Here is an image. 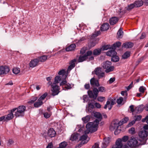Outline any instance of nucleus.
<instances>
[{"instance_id": "54", "label": "nucleus", "mask_w": 148, "mask_h": 148, "mask_svg": "<svg viewBox=\"0 0 148 148\" xmlns=\"http://www.w3.org/2000/svg\"><path fill=\"white\" fill-rule=\"evenodd\" d=\"M146 34L145 33L143 32L142 33L141 36H140L139 38L140 39H143L145 38L146 36Z\"/></svg>"}, {"instance_id": "6", "label": "nucleus", "mask_w": 148, "mask_h": 148, "mask_svg": "<svg viewBox=\"0 0 148 148\" xmlns=\"http://www.w3.org/2000/svg\"><path fill=\"white\" fill-rule=\"evenodd\" d=\"M120 125H119V122L117 123L115 121H112L110 126L109 129L111 131L115 130L114 134L115 135H117L120 132V130H117L119 126Z\"/></svg>"}, {"instance_id": "43", "label": "nucleus", "mask_w": 148, "mask_h": 148, "mask_svg": "<svg viewBox=\"0 0 148 148\" xmlns=\"http://www.w3.org/2000/svg\"><path fill=\"white\" fill-rule=\"evenodd\" d=\"M52 114L51 112L48 113L47 112H45L43 114L44 117L46 119H47L50 117Z\"/></svg>"}, {"instance_id": "40", "label": "nucleus", "mask_w": 148, "mask_h": 148, "mask_svg": "<svg viewBox=\"0 0 148 148\" xmlns=\"http://www.w3.org/2000/svg\"><path fill=\"white\" fill-rule=\"evenodd\" d=\"M90 119V116L89 115H87L86 117L82 118V119L84 123H86L89 121Z\"/></svg>"}, {"instance_id": "36", "label": "nucleus", "mask_w": 148, "mask_h": 148, "mask_svg": "<svg viewBox=\"0 0 148 148\" xmlns=\"http://www.w3.org/2000/svg\"><path fill=\"white\" fill-rule=\"evenodd\" d=\"M130 51H127L125 52L122 56L123 59H127L130 56Z\"/></svg>"}, {"instance_id": "10", "label": "nucleus", "mask_w": 148, "mask_h": 148, "mask_svg": "<svg viewBox=\"0 0 148 148\" xmlns=\"http://www.w3.org/2000/svg\"><path fill=\"white\" fill-rule=\"evenodd\" d=\"M16 108H13L11 110L10 113L8 114L6 117L5 116L6 121H9L13 119L14 117V114L13 113L16 110Z\"/></svg>"}, {"instance_id": "50", "label": "nucleus", "mask_w": 148, "mask_h": 148, "mask_svg": "<svg viewBox=\"0 0 148 148\" xmlns=\"http://www.w3.org/2000/svg\"><path fill=\"white\" fill-rule=\"evenodd\" d=\"M129 133L132 134H135V129L134 127H132L129 130Z\"/></svg>"}, {"instance_id": "37", "label": "nucleus", "mask_w": 148, "mask_h": 148, "mask_svg": "<svg viewBox=\"0 0 148 148\" xmlns=\"http://www.w3.org/2000/svg\"><path fill=\"white\" fill-rule=\"evenodd\" d=\"M112 48V45L111 46L110 45H103L102 46V47L101 48V50L103 51L106 50L108 49L110 50Z\"/></svg>"}, {"instance_id": "11", "label": "nucleus", "mask_w": 148, "mask_h": 148, "mask_svg": "<svg viewBox=\"0 0 148 148\" xmlns=\"http://www.w3.org/2000/svg\"><path fill=\"white\" fill-rule=\"evenodd\" d=\"M90 85L92 86L99 87V84L98 80H96L94 77L92 78L90 80Z\"/></svg>"}, {"instance_id": "30", "label": "nucleus", "mask_w": 148, "mask_h": 148, "mask_svg": "<svg viewBox=\"0 0 148 148\" xmlns=\"http://www.w3.org/2000/svg\"><path fill=\"white\" fill-rule=\"evenodd\" d=\"M123 33L122 29L121 28H120L117 33L118 38H122L123 36Z\"/></svg>"}, {"instance_id": "24", "label": "nucleus", "mask_w": 148, "mask_h": 148, "mask_svg": "<svg viewBox=\"0 0 148 148\" xmlns=\"http://www.w3.org/2000/svg\"><path fill=\"white\" fill-rule=\"evenodd\" d=\"M134 3L135 5V7H139L141 6L143 4V2L142 0H138L135 1Z\"/></svg>"}, {"instance_id": "39", "label": "nucleus", "mask_w": 148, "mask_h": 148, "mask_svg": "<svg viewBox=\"0 0 148 148\" xmlns=\"http://www.w3.org/2000/svg\"><path fill=\"white\" fill-rule=\"evenodd\" d=\"M67 144L65 141H63L60 143L59 147L57 148H65Z\"/></svg>"}, {"instance_id": "4", "label": "nucleus", "mask_w": 148, "mask_h": 148, "mask_svg": "<svg viewBox=\"0 0 148 148\" xmlns=\"http://www.w3.org/2000/svg\"><path fill=\"white\" fill-rule=\"evenodd\" d=\"M140 144L136 138L132 137L127 142V145L130 148H135L139 145Z\"/></svg>"}, {"instance_id": "60", "label": "nucleus", "mask_w": 148, "mask_h": 148, "mask_svg": "<svg viewBox=\"0 0 148 148\" xmlns=\"http://www.w3.org/2000/svg\"><path fill=\"white\" fill-rule=\"evenodd\" d=\"M75 67V66H73V64H70V65L69 66L68 68L67 71L68 72L69 71L70 72L72 69Z\"/></svg>"}, {"instance_id": "64", "label": "nucleus", "mask_w": 148, "mask_h": 148, "mask_svg": "<svg viewBox=\"0 0 148 148\" xmlns=\"http://www.w3.org/2000/svg\"><path fill=\"white\" fill-rule=\"evenodd\" d=\"M146 121L147 123L148 124V115H147L145 118L143 119L142 120V121L143 122H144L145 121Z\"/></svg>"}, {"instance_id": "35", "label": "nucleus", "mask_w": 148, "mask_h": 148, "mask_svg": "<svg viewBox=\"0 0 148 148\" xmlns=\"http://www.w3.org/2000/svg\"><path fill=\"white\" fill-rule=\"evenodd\" d=\"M129 120L128 117H126L122 119L119 122V125H122L123 123H126Z\"/></svg>"}, {"instance_id": "14", "label": "nucleus", "mask_w": 148, "mask_h": 148, "mask_svg": "<svg viewBox=\"0 0 148 148\" xmlns=\"http://www.w3.org/2000/svg\"><path fill=\"white\" fill-rule=\"evenodd\" d=\"M38 62L37 58L32 60L29 62V66L30 67L34 68L38 65Z\"/></svg>"}, {"instance_id": "53", "label": "nucleus", "mask_w": 148, "mask_h": 148, "mask_svg": "<svg viewBox=\"0 0 148 148\" xmlns=\"http://www.w3.org/2000/svg\"><path fill=\"white\" fill-rule=\"evenodd\" d=\"M133 82H132L127 87H125V88L127 89V91L131 89L133 86Z\"/></svg>"}, {"instance_id": "29", "label": "nucleus", "mask_w": 148, "mask_h": 148, "mask_svg": "<svg viewBox=\"0 0 148 148\" xmlns=\"http://www.w3.org/2000/svg\"><path fill=\"white\" fill-rule=\"evenodd\" d=\"M121 43L120 42L118 41L116 42V43H114L112 45V49L115 50L116 48H119L121 46Z\"/></svg>"}, {"instance_id": "31", "label": "nucleus", "mask_w": 148, "mask_h": 148, "mask_svg": "<svg viewBox=\"0 0 148 148\" xmlns=\"http://www.w3.org/2000/svg\"><path fill=\"white\" fill-rule=\"evenodd\" d=\"M88 58H86L84 54L83 56L80 55L78 59V62H82L85 61Z\"/></svg>"}, {"instance_id": "19", "label": "nucleus", "mask_w": 148, "mask_h": 148, "mask_svg": "<svg viewBox=\"0 0 148 148\" xmlns=\"http://www.w3.org/2000/svg\"><path fill=\"white\" fill-rule=\"evenodd\" d=\"M49 57V58H50L51 56H49L43 55L40 57H38L37 58V59L38 61V62H44L47 59L48 57Z\"/></svg>"}, {"instance_id": "1", "label": "nucleus", "mask_w": 148, "mask_h": 148, "mask_svg": "<svg viewBox=\"0 0 148 148\" xmlns=\"http://www.w3.org/2000/svg\"><path fill=\"white\" fill-rule=\"evenodd\" d=\"M99 123V121L96 119L94 122H90L87 124L86 126L87 130L84 132L85 134L81 136L79 139L80 140L82 141L81 143L83 144H85L86 143V141L84 140L86 139L88 137L87 134L89 132L92 133L94 132L97 130ZM87 142V141L86 143Z\"/></svg>"}, {"instance_id": "15", "label": "nucleus", "mask_w": 148, "mask_h": 148, "mask_svg": "<svg viewBox=\"0 0 148 148\" xmlns=\"http://www.w3.org/2000/svg\"><path fill=\"white\" fill-rule=\"evenodd\" d=\"M138 135L140 138L144 139L147 137L148 135V132L145 130H142L139 132Z\"/></svg>"}, {"instance_id": "21", "label": "nucleus", "mask_w": 148, "mask_h": 148, "mask_svg": "<svg viewBox=\"0 0 148 148\" xmlns=\"http://www.w3.org/2000/svg\"><path fill=\"white\" fill-rule=\"evenodd\" d=\"M106 54L107 56L112 57L114 55H116V52L115 51V50L112 49V48L108 51L106 52Z\"/></svg>"}, {"instance_id": "8", "label": "nucleus", "mask_w": 148, "mask_h": 148, "mask_svg": "<svg viewBox=\"0 0 148 148\" xmlns=\"http://www.w3.org/2000/svg\"><path fill=\"white\" fill-rule=\"evenodd\" d=\"M92 74L95 73L98 76V79L102 78L105 75V73L101 72V68L100 67H97L95 68L93 71L92 72Z\"/></svg>"}, {"instance_id": "47", "label": "nucleus", "mask_w": 148, "mask_h": 148, "mask_svg": "<svg viewBox=\"0 0 148 148\" xmlns=\"http://www.w3.org/2000/svg\"><path fill=\"white\" fill-rule=\"evenodd\" d=\"M105 98L104 97L101 96H99L97 98V100L98 101L100 102H103L105 100Z\"/></svg>"}, {"instance_id": "51", "label": "nucleus", "mask_w": 148, "mask_h": 148, "mask_svg": "<svg viewBox=\"0 0 148 148\" xmlns=\"http://www.w3.org/2000/svg\"><path fill=\"white\" fill-rule=\"evenodd\" d=\"M134 118H135L134 119V120L135 121H139L141 120L142 118V116L140 115L135 116H134Z\"/></svg>"}, {"instance_id": "34", "label": "nucleus", "mask_w": 148, "mask_h": 148, "mask_svg": "<svg viewBox=\"0 0 148 148\" xmlns=\"http://www.w3.org/2000/svg\"><path fill=\"white\" fill-rule=\"evenodd\" d=\"M119 60V58L116 55H114L111 58V61L114 62H118Z\"/></svg>"}, {"instance_id": "56", "label": "nucleus", "mask_w": 148, "mask_h": 148, "mask_svg": "<svg viewBox=\"0 0 148 148\" xmlns=\"http://www.w3.org/2000/svg\"><path fill=\"white\" fill-rule=\"evenodd\" d=\"M65 72L64 70L62 69L59 72L58 74L60 75H62L63 76H64V77L65 75L64 74Z\"/></svg>"}, {"instance_id": "42", "label": "nucleus", "mask_w": 148, "mask_h": 148, "mask_svg": "<svg viewBox=\"0 0 148 148\" xmlns=\"http://www.w3.org/2000/svg\"><path fill=\"white\" fill-rule=\"evenodd\" d=\"M134 7H135V5L134 3H133L130 4L129 5H128L127 7H126V10H129L133 8Z\"/></svg>"}, {"instance_id": "20", "label": "nucleus", "mask_w": 148, "mask_h": 148, "mask_svg": "<svg viewBox=\"0 0 148 148\" xmlns=\"http://www.w3.org/2000/svg\"><path fill=\"white\" fill-rule=\"evenodd\" d=\"M119 19L116 17H113L109 20V23L111 25H113L116 23L118 21Z\"/></svg>"}, {"instance_id": "41", "label": "nucleus", "mask_w": 148, "mask_h": 148, "mask_svg": "<svg viewBox=\"0 0 148 148\" xmlns=\"http://www.w3.org/2000/svg\"><path fill=\"white\" fill-rule=\"evenodd\" d=\"M20 72V69L18 68H14L12 69L13 73L15 74H17Z\"/></svg>"}, {"instance_id": "59", "label": "nucleus", "mask_w": 148, "mask_h": 148, "mask_svg": "<svg viewBox=\"0 0 148 148\" xmlns=\"http://www.w3.org/2000/svg\"><path fill=\"white\" fill-rule=\"evenodd\" d=\"M95 45V43L93 42H90L88 44L89 47L90 48L94 47Z\"/></svg>"}, {"instance_id": "25", "label": "nucleus", "mask_w": 148, "mask_h": 148, "mask_svg": "<svg viewBox=\"0 0 148 148\" xmlns=\"http://www.w3.org/2000/svg\"><path fill=\"white\" fill-rule=\"evenodd\" d=\"M84 87L85 89L88 90L87 92H93V90H91V88L89 83H86L84 85Z\"/></svg>"}, {"instance_id": "7", "label": "nucleus", "mask_w": 148, "mask_h": 148, "mask_svg": "<svg viewBox=\"0 0 148 148\" xmlns=\"http://www.w3.org/2000/svg\"><path fill=\"white\" fill-rule=\"evenodd\" d=\"M116 99L115 98H110L108 99L106 104L104 107L105 109H106L107 108H108L109 110L111 109L112 107V106L116 103Z\"/></svg>"}, {"instance_id": "13", "label": "nucleus", "mask_w": 148, "mask_h": 148, "mask_svg": "<svg viewBox=\"0 0 148 148\" xmlns=\"http://www.w3.org/2000/svg\"><path fill=\"white\" fill-rule=\"evenodd\" d=\"M106 91V88L103 86H101L99 87L98 89L94 87L93 89V92H105Z\"/></svg>"}, {"instance_id": "46", "label": "nucleus", "mask_w": 148, "mask_h": 148, "mask_svg": "<svg viewBox=\"0 0 148 148\" xmlns=\"http://www.w3.org/2000/svg\"><path fill=\"white\" fill-rule=\"evenodd\" d=\"M66 77H67V75H65V76L64 77V79L62 81V82H61L60 83V85H64V86H65V84H66V83H67V82L66 81V80H65V79L66 78Z\"/></svg>"}, {"instance_id": "58", "label": "nucleus", "mask_w": 148, "mask_h": 148, "mask_svg": "<svg viewBox=\"0 0 148 148\" xmlns=\"http://www.w3.org/2000/svg\"><path fill=\"white\" fill-rule=\"evenodd\" d=\"M47 95V93H44V94L40 97L38 100H40L41 101V100L44 99L46 97Z\"/></svg>"}, {"instance_id": "22", "label": "nucleus", "mask_w": 148, "mask_h": 148, "mask_svg": "<svg viewBox=\"0 0 148 148\" xmlns=\"http://www.w3.org/2000/svg\"><path fill=\"white\" fill-rule=\"evenodd\" d=\"M75 44H72L66 48V50L67 51H73L75 49Z\"/></svg>"}, {"instance_id": "28", "label": "nucleus", "mask_w": 148, "mask_h": 148, "mask_svg": "<svg viewBox=\"0 0 148 148\" xmlns=\"http://www.w3.org/2000/svg\"><path fill=\"white\" fill-rule=\"evenodd\" d=\"M89 97L90 98L96 99L98 95V93H88Z\"/></svg>"}, {"instance_id": "3", "label": "nucleus", "mask_w": 148, "mask_h": 148, "mask_svg": "<svg viewBox=\"0 0 148 148\" xmlns=\"http://www.w3.org/2000/svg\"><path fill=\"white\" fill-rule=\"evenodd\" d=\"M111 62L107 61L104 62L102 64V67L104 69H106L105 71L106 73L112 71L114 69V66H112Z\"/></svg>"}, {"instance_id": "16", "label": "nucleus", "mask_w": 148, "mask_h": 148, "mask_svg": "<svg viewBox=\"0 0 148 148\" xmlns=\"http://www.w3.org/2000/svg\"><path fill=\"white\" fill-rule=\"evenodd\" d=\"M134 46V43L131 42H126L122 45V47L125 48H130Z\"/></svg>"}, {"instance_id": "17", "label": "nucleus", "mask_w": 148, "mask_h": 148, "mask_svg": "<svg viewBox=\"0 0 148 148\" xmlns=\"http://www.w3.org/2000/svg\"><path fill=\"white\" fill-rule=\"evenodd\" d=\"M56 134V132L53 128H51L48 130V135L51 138L55 137Z\"/></svg>"}, {"instance_id": "9", "label": "nucleus", "mask_w": 148, "mask_h": 148, "mask_svg": "<svg viewBox=\"0 0 148 148\" xmlns=\"http://www.w3.org/2000/svg\"><path fill=\"white\" fill-rule=\"evenodd\" d=\"M10 71L9 67L7 66H0V75L6 74Z\"/></svg>"}, {"instance_id": "57", "label": "nucleus", "mask_w": 148, "mask_h": 148, "mask_svg": "<svg viewBox=\"0 0 148 148\" xmlns=\"http://www.w3.org/2000/svg\"><path fill=\"white\" fill-rule=\"evenodd\" d=\"M123 101V98L122 97H120L119 99H117L116 102L118 104H121Z\"/></svg>"}, {"instance_id": "27", "label": "nucleus", "mask_w": 148, "mask_h": 148, "mask_svg": "<svg viewBox=\"0 0 148 148\" xmlns=\"http://www.w3.org/2000/svg\"><path fill=\"white\" fill-rule=\"evenodd\" d=\"M101 51V49L99 48L94 49L93 51V54L95 56H98L100 55Z\"/></svg>"}, {"instance_id": "38", "label": "nucleus", "mask_w": 148, "mask_h": 148, "mask_svg": "<svg viewBox=\"0 0 148 148\" xmlns=\"http://www.w3.org/2000/svg\"><path fill=\"white\" fill-rule=\"evenodd\" d=\"M42 101L39 100L38 101L34 103V106L35 107L38 108L42 105Z\"/></svg>"}, {"instance_id": "12", "label": "nucleus", "mask_w": 148, "mask_h": 148, "mask_svg": "<svg viewBox=\"0 0 148 148\" xmlns=\"http://www.w3.org/2000/svg\"><path fill=\"white\" fill-rule=\"evenodd\" d=\"M56 83H53L51 85V91L52 92H60L59 87L56 85Z\"/></svg>"}, {"instance_id": "45", "label": "nucleus", "mask_w": 148, "mask_h": 148, "mask_svg": "<svg viewBox=\"0 0 148 148\" xmlns=\"http://www.w3.org/2000/svg\"><path fill=\"white\" fill-rule=\"evenodd\" d=\"M64 90H66L70 89L71 88V85L69 83H67L64 86Z\"/></svg>"}, {"instance_id": "55", "label": "nucleus", "mask_w": 148, "mask_h": 148, "mask_svg": "<svg viewBox=\"0 0 148 148\" xmlns=\"http://www.w3.org/2000/svg\"><path fill=\"white\" fill-rule=\"evenodd\" d=\"M86 47H83L80 51V53L82 55L84 54L86 52Z\"/></svg>"}, {"instance_id": "5", "label": "nucleus", "mask_w": 148, "mask_h": 148, "mask_svg": "<svg viewBox=\"0 0 148 148\" xmlns=\"http://www.w3.org/2000/svg\"><path fill=\"white\" fill-rule=\"evenodd\" d=\"M128 139L127 136H124L121 139H118L116 141L115 145L113 146L112 148H120L123 145L122 142H126Z\"/></svg>"}, {"instance_id": "52", "label": "nucleus", "mask_w": 148, "mask_h": 148, "mask_svg": "<svg viewBox=\"0 0 148 148\" xmlns=\"http://www.w3.org/2000/svg\"><path fill=\"white\" fill-rule=\"evenodd\" d=\"M77 59H74L73 60H71L69 62V64H73V66H75V62L76 61Z\"/></svg>"}, {"instance_id": "26", "label": "nucleus", "mask_w": 148, "mask_h": 148, "mask_svg": "<svg viewBox=\"0 0 148 148\" xmlns=\"http://www.w3.org/2000/svg\"><path fill=\"white\" fill-rule=\"evenodd\" d=\"M144 107L143 105H140L136 107L135 109V111L137 113H140L143 110Z\"/></svg>"}, {"instance_id": "48", "label": "nucleus", "mask_w": 148, "mask_h": 148, "mask_svg": "<svg viewBox=\"0 0 148 148\" xmlns=\"http://www.w3.org/2000/svg\"><path fill=\"white\" fill-rule=\"evenodd\" d=\"M146 90V88L143 86H141L139 88V91L140 92H144Z\"/></svg>"}, {"instance_id": "49", "label": "nucleus", "mask_w": 148, "mask_h": 148, "mask_svg": "<svg viewBox=\"0 0 148 148\" xmlns=\"http://www.w3.org/2000/svg\"><path fill=\"white\" fill-rule=\"evenodd\" d=\"M93 53L91 50H89L87 51L86 53H85L84 55L86 56V58H88V56H91Z\"/></svg>"}, {"instance_id": "63", "label": "nucleus", "mask_w": 148, "mask_h": 148, "mask_svg": "<svg viewBox=\"0 0 148 148\" xmlns=\"http://www.w3.org/2000/svg\"><path fill=\"white\" fill-rule=\"evenodd\" d=\"M135 122L136 121L134 120H133L128 124V126L129 127L132 126L135 123Z\"/></svg>"}, {"instance_id": "23", "label": "nucleus", "mask_w": 148, "mask_h": 148, "mask_svg": "<svg viewBox=\"0 0 148 148\" xmlns=\"http://www.w3.org/2000/svg\"><path fill=\"white\" fill-rule=\"evenodd\" d=\"M80 136V135L78 133H74L71 136L70 140L72 141L78 139V138Z\"/></svg>"}, {"instance_id": "61", "label": "nucleus", "mask_w": 148, "mask_h": 148, "mask_svg": "<svg viewBox=\"0 0 148 148\" xmlns=\"http://www.w3.org/2000/svg\"><path fill=\"white\" fill-rule=\"evenodd\" d=\"M14 143L13 140L12 139H9L7 143L8 146H10Z\"/></svg>"}, {"instance_id": "33", "label": "nucleus", "mask_w": 148, "mask_h": 148, "mask_svg": "<svg viewBox=\"0 0 148 148\" xmlns=\"http://www.w3.org/2000/svg\"><path fill=\"white\" fill-rule=\"evenodd\" d=\"M104 141L105 142H104L102 143V145L101 146L102 148H106L109 143V141L108 138H106L105 139Z\"/></svg>"}, {"instance_id": "32", "label": "nucleus", "mask_w": 148, "mask_h": 148, "mask_svg": "<svg viewBox=\"0 0 148 148\" xmlns=\"http://www.w3.org/2000/svg\"><path fill=\"white\" fill-rule=\"evenodd\" d=\"M94 116L95 117L99 119V120L98 119V120L99 121H101V119L102 118V117L101 114L99 112H95L94 114Z\"/></svg>"}, {"instance_id": "62", "label": "nucleus", "mask_w": 148, "mask_h": 148, "mask_svg": "<svg viewBox=\"0 0 148 148\" xmlns=\"http://www.w3.org/2000/svg\"><path fill=\"white\" fill-rule=\"evenodd\" d=\"M95 105L97 108H101V105L99 103L97 102L95 103Z\"/></svg>"}, {"instance_id": "44", "label": "nucleus", "mask_w": 148, "mask_h": 148, "mask_svg": "<svg viewBox=\"0 0 148 148\" xmlns=\"http://www.w3.org/2000/svg\"><path fill=\"white\" fill-rule=\"evenodd\" d=\"M61 80V78L59 76H56L54 78V83H58L59 81Z\"/></svg>"}, {"instance_id": "18", "label": "nucleus", "mask_w": 148, "mask_h": 148, "mask_svg": "<svg viewBox=\"0 0 148 148\" xmlns=\"http://www.w3.org/2000/svg\"><path fill=\"white\" fill-rule=\"evenodd\" d=\"M110 26L108 23H103L100 27V30L101 31H105L108 30Z\"/></svg>"}, {"instance_id": "2", "label": "nucleus", "mask_w": 148, "mask_h": 148, "mask_svg": "<svg viewBox=\"0 0 148 148\" xmlns=\"http://www.w3.org/2000/svg\"><path fill=\"white\" fill-rule=\"evenodd\" d=\"M16 108V110H17L14 114L16 117H22L24 116L26 108L25 106L23 105L20 106L17 108Z\"/></svg>"}]
</instances>
